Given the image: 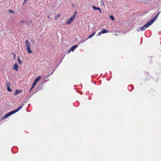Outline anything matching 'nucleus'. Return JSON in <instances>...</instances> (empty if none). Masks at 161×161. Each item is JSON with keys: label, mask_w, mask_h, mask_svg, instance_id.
Segmentation results:
<instances>
[{"label": "nucleus", "mask_w": 161, "mask_h": 161, "mask_svg": "<svg viewBox=\"0 0 161 161\" xmlns=\"http://www.w3.org/2000/svg\"><path fill=\"white\" fill-rule=\"evenodd\" d=\"M102 34V33H101V31L98 34V36H100Z\"/></svg>", "instance_id": "28"}, {"label": "nucleus", "mask_w": 161, "mask_h": 161, "mask_svg": "<svg viewBox=\"0 0 161 161\" xmlns=\"http://www.w3.org/2000/svg\"><path fill=\"white\" fill-rule=\"evenodd\" d=\"M110 17L111 18V19L112 20H114V18L113 15H110Z\"/></svg>", "instance_id": "22"}, {"label": "nucleus", "mask_w": 161, "mask_h": 161, "mask_svg": "<svg viewBox=\"0 0 161 161\" xmlns=\"http://www.w3.org/2000/svg\"><path fill=\"white\" fill-rule=\"evenodd\" d=\"M128 89L130 91H132L133 89L132 86L131 85H129L128 86Z\"/></svg>", "instance_id": "11"}, {"label": "nucleus", "mask_w": 161, "mask_h": 161, "mask_svg": "<svg viewBox=\"0 0 161 161\" xmlns=\"http://www.w3.org/2000/svg\"><path fill=\"white\" fill-rule=\"evenodd\" d=\"M95 33H96L95 31L91 35H90L88 36V38L87 39H89V38H92L95 34Z\"/></svg>", "instance_id": "15"}, {"label": "nucleus", "mask_w": 161, "mask_h": 161, "mask_svg": "<svg viewBox=\"0 0 161 161\" xmlns=\"http://www.w3.org/2000/svg\"><path fill=\"white\" fill-rule=\"evenodd\" d=\"M17 59H18V62L19 64H22V61L19 58V56H17Z\"/></svg>", "instance_id": "14"}, {"label": "nucleus", "mask_w": 161, "mask_h": 161, "mask_svg": "<svg viewBox=\"0 0 161 161\" xmlns=\"http://www.w3.org/2000/svg\"><path fill=\"white\" fill-rule=\"evenodd\" d=\"M14 114V111H12L7 113V114H6L7 116V117H8L10 116V115H12V114Z\"/></svg>", "instance_id": "7"}, {"label": "nucleus", "mask_w": 161, "mask_h": 161, "mask_svg": "<svg viewBox=\"0 0 161 161\" xmlns=\"http://www.w3.org/2000/svg\"><path fill=\"white\" fill-rule=\"evenodd\" d=\"M45 80L46 79H45V78H44V80L43 81V82H42V84L43 83H45V82L47 81V80Z\"/></svg>", "instance_id": "27"}, {"label": "nucleus", "mask_w": 161, "mask_h": 161, "mask_svg": "<svg viewBox=\"0 0 161 161\" xmlns=\"http://www.w3.org/2000/svg\"><path fill=\"white\" fill-rule=\"evenodd\" d=\"M74 6H75V5H74V4H73V5H72V6L73 7H74Z\"/></svg>", "instance_id": "36"}, {"label": "nucleus", "mask_w": 161, "mask_h": 161, "mask_svg": "<svg viewBox=\"0 0 161 161\" xmlns=\"http://www.w3.org/2000/svg\"><path fill=\"white\" fill-rule=\"evenodd\" d=\"M19 110L20 109H19V108H18L14 110L13 111H14V113H15L17 112H18Z\"/></svg>", "instance_id": "18"}, {"label": "nucleus", "mask_w": 161, "mask_h": 161, "mask_svg": "<svg viewBox=\"0 0 161 161\" xmlns=\"http://www.w3.org/2000/svg\"><path fill=\"white\" fill-rule=\"evenodd\" d=\"M35 85H34V84H33L32 85L30 89V92L33 89V88L34 87Z\"/></svg>", "instance_id": "19"}, {"label": "nucleus", "mask_w": 161, "mask_h": 161, "mask_svg": "<svg viewBox=\"0 0 161 161\" xmlns=\"http://www.w3.org/2000/svg\"><path fill=\"white\" fill-rule=\"evenodd\" d=\"M108 32V31L105 29H103V30H102V31H101V33H102V34H104L105 33H107Z\"/></svg>", "instance_id": "13"}, {"label": "nucleus", "mask_w": 161, "mask_h": 161, "mask_svg": "<svg viewBox=\"0 0 161 161\" xmlns=\"http://www.w3.org/2000/svg\"><path fill=\"white\" fill-rule=\"evenodd\" d=\"M48 18H49V16H48Z\"/></svg>", "instance_id": "38"}, {"label": "nucleus", "mask_w": 161, "mask_h": 161, "mask_svg": "<svg viewBox=\"0 0 161 161\" xmlns=\"http://www.w3.org/2000/svg\"><path fill=\"white\" fill-rule=\"evenodd\" d=\"M41 76H39L37 78H36L33 82V84H34V85H36L37 81H38L41 79Z\"/></svg>", "instance_id": "5"}, {"label": "nucleus", "mask_w": 161, "mask_h": 161, "mask_svg": "<svg viewBox=\"0 0 161 161\" xmlns=\"http://www.w3.org/2000/svg\"><path fill=\"white\" fill-rule=\"evenodd\" d=\"M140 31V30H139V29H138V30H137V31Z\"/></svg>", "instance_id": "34"}, {"label": "nucleus", "mask_w": 161, "mask_h": 161, "mask_svg": "<svg viewBox=\"0 0 161 161\" xmlns=\"http://www.w3.org/2000/svg\"><path fill=\"white\" fill-rule=\"evenodd\" d=\"M22 92V91L21 90H19L17 89L15 90V92L14 93V95H17L18 94H19L20 93Z\"/></svg>", "instance_id": "8"}, {"label": "nucleus", "mask_w": 161, "mask_h": 161, "mask_svg": "<svg viewBox=\"0 0 161 161\" xmlns=\"http://www.w3.org/2000/svg\"><path fill=\"white\" fill-rule=\"evenodd\" d=\"M115 35L116 36H117V35H118L117 34H115Z\"/></svg>", "instance_id": "37"}, {"label": "nucleus", "mask_w": 161, "mask_h": 161, "mask_svg": "<svg viewBox=\"0 0 161 161\" xmlns=\"http://www.w3.org/2000/svg\"><path fill=\"white\" fill-rule=\"evenodd\" d=\"M59 16H60V15L58 14V15H57V17H59Z\"/></svg>", "instance_id": "35"}, {"label": "nucleus", "mask_w": 161, "mask_h": 161, "mask_svg": "<svg viewBox=\"0 0 161 161\" xmlns=\"http://www.w3.org/2000/svg\"><path fill=\"white\" fill-rule=\"evenodd\" d=\"M78 47V45H75L72 46L70 49L73 52L75 49Z\"/></svg>", "instance_id": "9"}, {"label": "nucleus", "mask_w": 161, "mask_h": 161, "mask_svg": "<svg viewBox=\"0 0 161 161\" xmlns=\"http://www.w3.org/2000/svg\"><path fill=\"white\" fill-rule=\"evenodd\" d=\"M160 12V11H159L158 12V13L156 15H157L158 17V15H159Z\"/></svg>", "instance_id": "30"}, {"label": "nucleus", "mask_w": 161, "mask_h": 161, "mask_svg": "<svg viewBox=\"0 0 161 161\" xmlns=\"http://www.w3.org/2000/svg\"><path fill=\"white\" fill-rule=\"evenodd\" d=\"M150 25V24L148 22L140 29V30L141 31H143L146 30V28H148Z\"/></svg>", "instance_id": "3"}, {"label": "nucleus", "mask_w": 161, "mask_h": 161, "mask_svg": "<svg viewBox=\"0 0 161 161\" xmlns=\"http://www.w3.org/2000/svg\"><path fill=\"white\" fill-rule=\"evenodd\" d=\"M27 0H25L23 3V4H24L25 3H26V1Z\"/></svg>", "instance_id": "33"}, {"label": "nucleus", "mask_w": 161, "mask_h": 161, "mask_svg": "<svg viewBox=\"0 0 161 161\" xmlns=\"http://www.w3.org/2000/svg\"><path fill=\"white\" fill-rule=\"evenodd\" d=\"M88 39H86L84 41H81L79 43V44H80V43H83L84 42L86 41V40H87Z\"/></svg>", "instance_id": "25"}, {"label": "nucleus", "mask_w": 161, "mask_h": 161, "mask_svg": "<svg viewBox=\"0 0 161 161\" xmlns=\"http://www.w3.org/2000/svg\"><path fill=\"white\" fill-rule=\"evenodd\" d=\"M13 68L16 71H18V66L17 64L15 63L13 66Z\"/></svg>", "instance_id": "6"}, {"label": "nucleus", "mask_w": 161, "mask_h": 161, "mask_svg": "<svg viewBox=\"0 0 161 161\" xmlns=\"http://www.w3.org/2000/svg\"><path fill=\"white\" fill-rule=\"evenodd\" d=\"M71 51V50L70 49L68 51L67 53H69Z\"/></svg>", "instance_id": "31"}, {"label": "nucleus", "mask_w": 161, "mask_h": 161, "mask_svg": "<svg viewBox=\"0 0 161 161\" xmlns=\"http://www.w3.org/2000/svg\"><path fill=\"white\" fill-rule=\"evenodd\" d=\"M158 17L157 15H155L152 19L148 21V23L151 25L155 21L158 19Z\"/></svg>", "instance_id": "4"}, {"label": "nucleus", "mask_w": 161, "mask_h": 161, "mask_svg": "<svg viewBox=\"0 0 161 161\" xmlns=\"http://www.w3.org/2000/svg\"><path fill=\"white\" fill-rule=\"evenodd\" d=\"M35 85H34V84H33L32 85L30 89V92L33 89V88L34 87Z\"/></svg>", "instance_id": "20"}, {"label": "nucleus", "mask_w": 161, "mask_h": 161, "mask_svg": "<svg viewBox=\"0 0 161 161\" xmlns=\"http://www.w3.org/2000/svg\"><path fill=\"white\" fill-rule=\"evenodd\" d=\"M25 46L26 48V50L29 53H32V51L31 50V48L30 46V44L28 40H26L25 41Z\"/></svg>", "instance_id": "1"}, {"label": "nucleus", "mask_w": 161, "mask_h": 161, "mask_svg": "<svg viewBox=\"0 0 161 161\" xmlns=\"http://www.w3.org/2000/svg\"><path fill=\"white\" fill-rule=\"evenodd\" d=\"M24 103H23L22 104H21V105L19 107H18L19 109L20 110L22 108V107H23V106L24 105Z\"/></svg>", "instance_id": "21"}, {"label": "nucleus", "mask_w": 161, "mask_h": 161, "mask_svg": "<svg viewBox=\"0 0 161 161\" xmlns=\"http://www.w3.org/2000/svg\"><path fill=\"white\" fill-rule=\"evenodd\" d=\"M54 71V70H53L50 74H49L47 75H46L45 77V79H46V78H48L49 76L50 75H52Z\"/></svg>", "instance_id": "12"}, {"label": "nucleus", "mask_w": 161, "mask_h": 161, "mask_svg": "<svg viewBox=\"0 0 161 161\" xmlns=\"http://www.w3.org/2000/svg\"><path fill=\"white\" fill-rule=\"evenodd\" d=\"M101 3L102 4H103V5H104V3L103 2V1H102V0H101Z\"/></svg>", "instance_id": "32"}, {"label": "nucleus", "mask_w": 161, "mask_h": 161, "mask_svg": "<svg viewBox=\"0 0 161 161\" xmlns=\"http://www.w3.org/2000/svg\"><path fill=\"white\" fill-rule=\"evenodd\" d=\"M93 8L94 10H99L100 11V13H101V9L99 8H98L94 6H93Z\"/></svg>", "instance_id": "10"}, {"label": "nucleus", "mask_w": 161, "mask_h": 161, "mask_svg": "<svg viewBox=\"0 0 161 161\" xmlns=\"http://www.w3.org/2000/svg\"><path fill=\"white\" fill-rule=\"evenodd\" d=\"M8 12L9 13H13V14H15V12H14L13 10H8Z\"/></svg>", "instance_id": "17"}, {"label": "nucleus", "mask_w": 161, "mask_h": 161, "mask_svg": "<svg viewBox=\"0 0 161 161\" xmlns=\"http://www.w3.org/2000/svg\"><path fill=\"white\" fill-rule=\"evenodd\" d=\"M13 54H14V55H13V58L14 59H15L16 58V55L14 53Z\"/></svg>", "instance_id": "26"}, {"label": "nucleus", "mask_w": 161, "mask_h": 161, "mask_svg": "<svg viewBox=\"0 0 161 161\" xmlns=\"http://www.w3.org/2000/svg\"><path fill=\"white\" fill-rule=\"evenodd\" d=\"M10 82H7V87H10Z\"/></svg>", "instance_id": "24"}, {"label": "nucleus", "mask_w": 161, "mask_h": 161, "mask_svg": "<svg viewBox=\"0 0 161 161\" xmlns=\"http://www.w3.org/2000/svg\"><path fill=\"white\" fill-rule=\"evenodd\" d=\"M7 87L8 91L9 92H11L12 91V90L10 88V87Z\"/></svg>", "instance_id": "23"}, {"label": "nucleus", "mask_w": 161, "mask_h": 161, "mask_svg": "<svg viewBox=\"0 0 161 161\" xmlns=\"http://www.w3.org/2000/svg\"><path fill=\"white\" fill-rule=\"evenodd\" d=\"M7 118V116H6V114H5L4 116H3L2 118H1V120H3L5 119L6 118Z\"/></svg>", "instance_id": "16"}, {"label": "nucleus", "mask_w": 161, "mask_h": 161, "mask_svg": "<svg viewBox=\"0 0 161 161\" xmlns=\"http://www.w3.org/2000/svg\"><path fill=\"white\" fill-rule=\"evenodd\" d=\"M77 12L75 11L74 14L73 15L68 19L66 22V24H70L71 22L74 20V19L75 18V14Z\"/></svg>", "instance_id": "2"}, {"label": "nucleus", "mask_w": 161, "mask_h": 161, "mask_svg": "<svg viewBox=\"0 0 161 161\" xmlns=\"http://www.w3.org/2000/svg\"><path fill=\"white\" fill-rule=\"evenodd\" d=\"M21 22L22 23H25V22L26 23H27V21H21Z\"/></svg>", "instance_id": "29"}]
</instances>
